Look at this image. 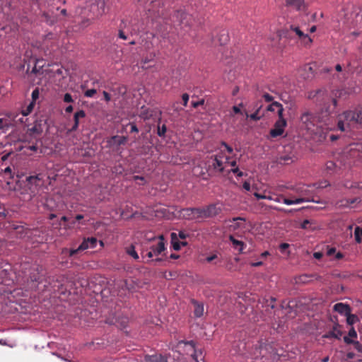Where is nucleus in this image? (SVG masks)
Returning <instances> with one entry per match:
<instances>
[{
	"instance_id": "nucleus-10",
	"label": "nucleus",
	"mask_w": 362,
	"mask_h": 362,
	"mask_svg": "<svg viewBox=\"0 0 362 362\" xmlns=\"http://www.w3.org/2000/svg\"><path fill=\"white\" fill-rule=\"evenodd\" d=\"M223 156L221 155H216L211 158V160L209 164V168L216 173H223L224 171V165L223 162Z\"/></svg>"
},
{
	"instance_id": "nucleus-29",
	"label": "nucleus",
	"mask_w": 362,
	"mask_h": 362,
	"mask_svg": "<svg viewBox=\"0 0 362 362\" xmlns=\"http://www.w3.org/2000/svg\"><path fill=\"white\" fill-rule=\"evenodd\" d=\"M154 255L153 252H152V250H151L150 251H142L141 252V258L143 259V261H145V259L147 258L146 259V262H154V261H161V259L160 258H156L155 259H152L151 258L153 257V256Z\"/></svg>"
},
{
	"instance_id": "nucleus-22",
	"label": "nucleus",
	"mask_w": 362,
	"mask_h": 362,
	"mask_svg": "<svg viewBox=\"0 0 362 362\" xmlns=\"http://www.w3.org/2000/svg\"><path fill=\"white\" fill-rule=\"evenodd\" d=\"M192 303L194 305V315L195 317H201L204 315V303L199 302L194 299L192 300Z\"/></svg>"
},
{
	"instance_id": "nucleus-33",
	"label": "nucleus",
	"mask_w": 362,
	"mask_h": 362,
	"mask_svg": "<svg viewBox=\"0 0 362 362\" xmlns=\"http://www.w3.org/2000/svg\"><path fill=\"white\" fill-rule=\"evenodd\" d=\"M254 196L257 199H269V200H274L276 202H281V199L279 197L274 198L272 196L264 195V194H259L258 192H255L254 194Z\"/></svg>"
},
{
	"instance_id": "nucleus-45",
	"label": "nucleus",
	"mask_w": 362,
	"mask_h": 362,
	"mask_svg": "<svg viewBox=\"0 0 362 362\" xmlns=\"http://www.w3.org/2000/svg\"><path fill=\"white\" fill-rule=\"evenodd\" d=\"M166 126L165 124H163L162 127H160L159 125L158 126V129H157V134L158 136L162 137V136H165V134L166 132Z\"/></svg>"
},
{
	"instance_id": "nucleus-8",
	"label": "nucleus",
	"mask_w": 362,
	"mask_h": 362,
	"mask_svg": "<svg viewBox=\"0 0 362 362\" xmlns=\"http://www.w3.org/2000/svg\"><path fill=\"white\" fill-rule=\"evenodd\" d=\"M361 113H357L356 111L353 110H347L344 112L342 114L339 115L340 119L344 120L346 124L351 128L354 127L355 124H358L357 119H360V115Z\"/></svg>"
},
{
	"instance_id": "nucleus-37",
	"label": "nucleus",
	"mask_w": 362,
	"mask_h": 362,
	"mask_svg": "<svg viewBox=\"0 0 362 362\" xmlns=\"http://www.w3.org/2000/svg\"><path fill=\"white\" fill-rule=\"evenodd\" d=\"M117 323L121 329H124L127 327L128 318L127 317H121L118 318Z\"/></svg>"
},
{
	"instance_id": "nucleus-28",
	"label": "nucleus",
	"mask_w": 362,
	"mask_h": 362,
	"mask_svg": "<svg viewBox=\"0 0 362 362\" xmlns=\"http://www.w3.org/2000/svg\"><path fill=\"white\" fill-rule=\"evenodd\" d=\"M344 341L346 344H353L356 350L360 353H362V344L359 343V341H354L350 339L349 337H344Z\"/></svg>"
},
{
	"instance_id": "nucleus-15",
	"label": "nucleus",
	"mask_w": 362,
	"mask_h": 362,
	"mask_svg": "<svg viewBox=\"0 0 362 362\" xmlns=\"http://www.w3.org/2000/svg\"><path fill=\"white\" fill-rule=\"evenodd\" d=\"M340 327H341V325L338 322L334 323L332 329L331 330H329V332H326L325 334H324L322 335V338H324V339L334 338L338 340H340L342 337V334H343V332L339 329Z\"/></svg>"
},
{
	"instance_id": "nucleus-32",
	"label": "nucleus",
	"mask_w": 362,
	"mask_h": 362,
	"mask_svg": "<svg viewBox=\"0 0 362 362\" xmlns=\"http://www.w3.org/2000/svg\"><path fill=\"white\" fill-rule=\"evenodd\" d=\"M110 362H139L137 359H136L134 357H132V356H125L121 358H114Z\"/></svg>"
},
{
	"instance_id": "nucleus-26",
	"label": "nucleus",
	"mask_w": 362,
	"mask_h": 362,
	"mask_svg": "<svg viewBox=\"0 0 362 362\" xmlns=\"http://www.w3.org/2000/svg\"><path fill=\"white\" fill-rule=\"evenodd\" d=\"M44 209L51 211L55 212L57 211V204L53 199H46L45 202L43 203Z\"/></svg>"
},
{
	"instance_id": "nucleus-31",
	"label": "nucleus",
	"mask_w": 362,
	"mask_h": 362,
	"mask_svg": "<svg viewBox=\"0 0 362 362\" xmlns=\"http://www.w3.org/2000/svg\"><path fill=\"white\" fill-rule=\"evenodd\" d=\"M229 40H230V38H229L228 31L225 30H221V32L220 33V36H219V39H218L220 45H226L229 41Z\"/></svg>"
},
{
	"instance_id": "nucleus-53",
	"label": "nucleus",
	"mask_w": 362,
	"mask_h": 362,
	"mask_svg": "<svg viewBox=\"0 0 362 362\" xmlns=\"http://www.w3.org/2000/svg\"><path fill=\"white\" fill-rule=\"evenodd\" d=\"M336 163L332 160H329L326 163V168L328 170H333L336 168Z\"/></svg>"
},
{
	"instance_id": "nucleus-34",
	"label": "nucleus",
	"mask_w": 362,
	"mask_h": 362,
	"mask_svg": "<svg viewBox=\"0 0 362 362\" xmlns=\"http://www.w3.org/2000/svg\"><path fill=\"white\" fill-rule=\"evenodd\" d=\"M189 107L190 108H196L199 105H203L204 104V100L200 99L197 100L194 96L192 97V100L189 101Z\"/></svg>"
},
{
	"instance_id": "nucleus-61",
	"label": "nucleus",
	"mask_w": 362,
	"mask_h": 362,
	"mask_svg": "<svg viewBox=\"0 0 362 362\" xmlns=\"http://www.w3.org/2000/svg\"><path fill=\"white\" fill-rule=\"evenodd\" d=\"M84 218L83 215L82 214H77L75 217V221H73L71 222V225L74 226L76 223V221L82 220Z\"/></svg>"
},
{
	"instance_id": "nucleus-25",
	"label": "nucleus",
	"mask_w": 362,
	"mask_h": 362,
	"mask_svg": "<svg viewBox=\"0 0 362 362\" xmlns=\"http://www.w3.org/2000/svg\"><path fill=\"white\" fill-rule=\"evenodd\" d=\"M276 162L280 165H289L293 162V157L291 154L281 155L277 158Z\"/></svg>"
},
{
	"instance_id": "nucleus-51",
	"label": "nucleus",
	"mask_w": 362,
	"mask_h": 362,
	"mask_svg": "<svg viewBox=\"0 0 362 362\" xmlns=\"http://www.w3.org/2000/svg\"><path fill=\"white\" fill-rule=\"evenodd\" d=\"M286 104L288 105L286 107L289 110L295 112L297 109V106L296 103L293 101L286 102Z\"/></svg>"
},
{
	"instance_id": "nucleus-6",
	"label": "nucleus",
	"mask_w": 362,
	"mask_h": 362,
	"mask_svg": "<svg viewBox=\"0 0 362 362\" xmlns=\"http://www.w3.org/2000/svg\"><path fill=\"white\" fill-rule=\"evenodd\" d=\"M182 350L185 352L182 356V362H199V357H202V352L197 354L196 341L194 340H182Z\"/></svg>"
},
{
	"instance_id": "nucleus-23",
	"label": "nucleus",
	"mask_w": 362,
	"mask_h": 362,
	"mask_svg": "<svg viewBox=\"0 0 362 362\" xmlns=\"http://www.w3.org/2000/svg\"><path fill=\"white\" fill-rule=\"evenodd\" d=\"M145 362H168V358L162 354L146 355Z\"/></svg>"
},
{
	"instance_id": "nucleus-2",
	"label": "nucleus",
	"mask_w": 362,
	"mask_h": 362,
	"mask_svg": "<svg viewBox=\"0 0 362 362\" xmlns=\"http://www.w3.org/2000/svg\"><path fill=\"white\" fill-rule=\"evenodd\" d=\"M222 211L218 204H211L204 207L182 209V218L187 220H199L214 218Z\"/></svg>"
},
{
	"instance_id": "nucleus-60",
	"label": "nucleus",
	"mask_w": 362,
	"mask_h": 362,
	"mask_svg": "<svg viewBox=\"0 0 362 362\" xmlns=\"http://www.w3.org/2000/svg\"><path fill=\"white\" fill-rule=\"evenodd\" d=\"M262 97L267 102H272L274 100V97L267 93H264Z\"/></svg>"
},
{
	"instance_id": "nucleus-27",
	"label": "nucleus",
	"mask_w": 362,
	"mask_h": 362,
	"mask_svg": "<svg viewBox=\"0 0 362 362\" xmlns=\"http://www.w3.org/2000/svg\"><path fill=\"white\" fill-rule=\"evenodd\" d=\"M177 235L181 238V230L178 231ZM171 245L174 250H179L181 248L180 243L177 240V233H171Z\"/></svg>"
},
{
	"instance_id": "nucleus-11",
	"label": "nucleus",
	"mask_w": 362,
	"mask_h": 362,
	"mask_svg": "<svg viewBox=\"0 0 362 362\" xmlns=\"http://www.w3.org/2000/svg\"><path fill=\"white\" fill-rule=\"evenodd\" d=\"M286 126L287 122L286 119H277L274 123V128L270 130V136L273 138L281 136Z\"/></svg>"
},
{
	"instance_id": "nucleus-54",
	"label": "nucleus",
	"mask_w": 362,
	"mask_h": 362,
	"mask_svg": "<svg viewBox=\"0 0 362 362\" xmlns=\"http://www.w3.org/2000/svg\"><path fill=\"white\" fill-rule=\"evenodd\" d=\"M315 202V203H320V201H315V200H305V199L303 198H298V199H296L293 200V202H294V204H300V203H303V202Z\"/></svg>"
},
{
	"instance_id": "nucleus-36",
	"label": "nucleus",
	"mask_w": 362,
	"mask_h": 362,
	"mask_svg": "<svg viewBox=\"0 0 362 362\" xmlns=\"http://www.w3.org/2000/svg\"><path fill=\"white\" fill-rule=\"evenodd\" d=\"M30 131L36 134H40L43 132V129L41 124L36 121L34 125L30 129Z\"/></svg>"
},
{
	"instance_id": "nucleus-63",
	"label": "nucleus",
	"mask_w": 362,
	"mask_h": 362,
	"mask_svg": "<svg viewBox=\"0 0 362 362\" xmlns=\"http://www.w3.org/2000/svg\"><path fill=\"white\" fill-rule=\"evenodd\" d=\"M308 224H310V221L308 219H305L301 223L300 228L302 229H306Z\"/></svg>"
},
{
	"instance_id": "nucleus-64",
	"label": "nucleus",
	"mask_w": 362,
	"mask_h": 362,
	"mask_svg": "<svg viewBox=\"0 0 362 362\" xmlns=\"http://www.w3.org/2000/svg\"><path fill=\"white\" fill-rule=\"evenodd\" d=\"M103 94L104 95V98L106 102H110L111 100V97H110V95L105 90H104L103 92Z\"/></svg>"
},
{
	"instance_id": "nucleus-55",
	"label": "nucleus",
	"mask_w": 362,
	"mask_h": 362,
	"mask_svg": "<svg viewBox=\"0 0 362 362\" xmlns=\"http://www.w3.org/2000/svg\"><path fill=\"white\" fill-rule=\"evenodd\" d=\"M347 337H349L350 339L357 337V332L354 327H351V329H349Z\"/></svg>"
},
{
	"instance_id": "nucleus-17",
	"label": "nucleus",
	"mask_w": 362,
	"mask_h": 362,
	"mask_svg": "<svg viewBox=\"0 0 362 362\" xmlns=\"http://www.w3.org/2000/svg\"><path fill=\"white\" fill-rule=\"evenodd\" d=\"M88 243L87 241V238H85L83 242L79 245V246L76 249H67L63 248L62 253V254H68L69 257H72L78 252L86 250L88 249Z\"/></svg>"
},
{
	"instance_id": "nucleus-59",
	"label": "nucleus",
	"mask_w": 362,
	"mask_h": 362,
	"mask_svg": "<svg viewBox=\"0 0 362 362\" xmlns=\"http://www.w3.org/2000/svg\"><path fill=\"white\" fill-rule=\"evenodd\" d=\"M128 125H129L131 127V131H130L131 132H135V133L139 132V129L135 122H129L128 124Z\"/></svg>"
},
{
	"instance_id": "nucleus-46",
	"label": "nucleus",
	"mask_w": 362,
	"mask_h": 362,
	"mask_svg": "<svg viewBox=\"0 0 362 362\" xmlns=\"http://www.w3.org/2000/svg\"><path fill=\"white\" fill-rule=\"evenodd\" d=\"M39 95H40L39 89L37 88H36L32 92V94H31L32 100L30 102H34V103H35L37 99L39 98Z\"/></svg>"
},
{
	"instance_id": "nucleus-12",
	"label": "nucleus",
	"mask_w": 362,
	"mask_h": 362,
	"mask_svg": "<svg viewBox=\"0 0 362 362\" xmlns=\"http://www.w3.org/2000/svg\"><path fill=\"white\" fill-rule=\"evenodd\" d=\"M159 240V242L157 245H152L151 246L150 249L153 252L154 255L157 256L161 254L162 252H163L166 247L165 245V240L163 235H159L158 237L153 236L151 238H149L148 240V241L151 242L156 239Z\"/></svg>"
},
{
	"instance_id": "nucleus-5",
	"label": "nucleus",
	"mask_w": 362,
	"mask_h": 362,
	"mask_svg": "<svg viewBox=\"0 0 362 362\" xmlns=\"http://www.w3.org/2000/svg\"><path fill=\"white\" fill-rule=\"evenodd\" d=\"M300 119L308 131L313 132L317 130L318 128H321L322 125V122L319 115L308 110L302 113Z\"/></svg>"
},
{
	"instance_id": "nucleus-62",
	"label": "nucleus",
	"mask_w": 362,
	"mask_h": 362,
	"mask_svg": "<svg viewBox=\"0 0 362 362\" xmlns=\"http://www.w3.org/2000/svg\"><path fill=\"white\" fill-rule=\"evenodd\" d=\"M288 247H289V244L286 243H281V244H280V245H279V250H280V251H281V252H284V250H285L286 249L288 248Z\"/></svg>"
},
{
	"instance_id": "nucleus-49",
	"label": "nucleus",
	"mask_w": 362,
	"mask_h": 362,
	"mask_svg": "<svg viewBox=\"0 0 362 362\" xmlns=\"http://www.w3.org/2000/svg\"><path fill=\"white\" fill-rule=\"evenodd\" d=\"M229 173L236 174L237 176L240 177L244 175V173L242 171H240L238 167L230 169V170H228V173Z\"/></svg>"
},
{
	"instance_id": "nucleus-21",
	"label": "nucleus",
	"mask_w": 362,
	"mask_h": 362,
	"mask_svg": "<svg viewBox=\"0 0 362 362\" xmlns=\"http://www.w3.org/2000/svg\"><path fill=\"white\" fill-rule=\"evenodd\" d=\"M180 341H178L176 345L172 344L171 351L168 354L169 357L173 358L175 362H179L181 359V352L180 351Z\"/></svg>"
},
{
	"instance_id": "nucleus-1",
	"label": "nucleus",
	"mask_w": 362,
	"mask_h": 362,
	"mask_svg": "<svg viewBox=\"0 0 362 362\" xmlns=\"http://www.w3.org/2000/svg\"><path fill=\"white\" fill-rule=\"evenodd\" d=\"M346 95L347 92L344 89H334L329 92L326 88L322 87L317 90L309 91L308 98L313 100L321 112L327 116L336 111L338 98Z\"/></svg>"
},
{
	"instance_id": "nucleus-38",
	"label": "nucleus",
	"mask_w": 362,
	"mask_h": 362,
	"mask_svg": "<svg viewBox=\"0 0 362 362\" xmlns=\"http://www.w3.org/2000/svg\"><path fill=\"white\" fill-rule=\"evenodd\" d=\"M127 253L132 257L134 259H139V256L135 250V247L133 245H131V246L127 249Z\"/></svg>"
},
{
	"instance_id": "nucleus-9",
	"label": "nucleus",
	"mask_w": 362,
	"mask_h": 362,
	"mask_svg": "<svg viewBox=\"0 0 362 362\" xmlns=\"http://www.w3.org/2000/svg\"><path fill=\"white\" fill-rule=\"evenodd\" d=\"M183 24H185V28H188L185 30V32L189 33L191 37H194V28L196 27L197 22L192 15L182 13V25Z\"/></svg>"
},
{
	"instance_id": "nucleus-43",
	"label": "nucleus",
	"mask_w": 362,
	"mask_h": 362,
	"mask_svg": "<svg viewBox=\"0 0 362 362\" xmlns=\"http://www.w3.org/2000/svg\"><path fill=\"white\" fill-rule=\"evenodd\" d=\"M87 241L88 243V248H95L97 246L98 240L95 237H90L87 238Z\"/></svg>"
},
{
	"instance_id": "nucleus-42",
	"label": "nucleus",
	"mask_w": 362,
	"mask_h": 362,
	"mask_svg": "<svg viewBox=\"0 0 362 362\" xmlns=\"http://www.w3.org/2000/svg\"><path fill=\"white\" fill-rule=\"evenodd\" d=\"M259 108L257 109L254 113L250 115L247 114V111H245V115H246L247 117H250L251 119L257 121L260 119L262 117V116L259 115Z\"/></svg>"
},
{
	"instance_id": "nucleus-48",
	"label": "nucleus",
	"mask_w": 362,
	"mask_h": 362,
	"mask_svg": "<svg viewBox=\"0 0 362 362\" xmlns=\"http://www.w3.org/2000/svg\"><path fill=\"white\" fill-rule=\"evenodd\" d=\"M189 103V96L187 93H182V106L187 107Z\"/></svg>"
},
{
	"instance_id": "nucleus-39",
	"label": "nucleus",
	"mask_w": 362,
	"mask_h": 362,
	"mask_svg": "<svg viewBox=\"0 0 362 362\" xmlns=\"http://www.w3.org/2000/svg\"><path fill=\"white\" fill-rule=\"evenodd\" d=\"M362 236V228H360L358 226L356 227L354 230V237L355 240L357 243H361V237Z\"/></svg>"
},
{
	"instance_id": "nucleus-16",
	"label": "nucleus",
	"mask_w": 362,
	"mask_h": 362,
	"mask_svg": "<svg viewBox=\"0 0 362 362\" xmlns=\"http://www.w3.org/2000/svg\"><path fill=\"white\" fill-rule=\"evenodd\" d=\"M313 279L319 280L321 279V276L316 274H303L296 276L295 278V281L298 284H307L311 282Z\"/></svg>"
},
{
	"instance_id": "nucleus-14",
	"label": "nucleus",
	"mask_w": 362,
	"mask_h": 362,
	"mask_svg": "<svg viewBox=\"0 0 362 362\" xmlns=\"http://www.w3.org/2000/svg\"><path fill=\"white\" fill-rule=\"evenodd\" d=\"M291 30L296 33V35H298V39L301 41V42L305 45H310L313 40L308 34H305L298 26H294L291 25L290 26Z\"/></svg>"
},
{
	"instance_id": "nucleus-56",
	"label": "nucleus",
	"mask_w": 362,
	"mask_h": 362,
	"mask_svg": "<svg viewBox=\"0 0 362 362\" xmlns=\"http://www.w3.org/2000/svg\"><path fill=\"white\" fill-rule=\"evenodd\" d=\"M243 104L242 103H240L238 106L235 105V106L233 107V111L235 114H241V115H243V112H242L240 108V107H243Z\"/></svg>"
},
{
	"instance_id": "nucleus-47",
	"label": "nucleus",
	"mask_w": 362,
	"mask_h": 362,
	"mask_svg": "<svg viewBox=\"0 0 362 362\" xmlns=\"http://www.w3.org/2000/svg\"><path fill=\"white\" fill-rule=\"evenodd\" d=\"M96 90L95 88L88 89L84 92V96L87 98H92L95 93Z\"/></svg>"
},
{
	"instance_id": "nucleus-3",
	"label": "nucleus",
	"mask_w": 362,
	"mask_h": 362,
	"mask_svg": "<svg viewBox=\"0 0 362 362\" xmlns=\"http://www.w3.org/2000/svg\"><path fill=\"white\" fill-rule=\"evenodd\" d=\"M341 34L347 43H352L358 49L362 50V25L352 23H344V19L339 20Z\"/></svg>"
},
{
	"instance_id": "nucleus-44",
	"label": "nucleus",
	"mask_w": 362,
	"mask_h": 362,
	"mask_svg": "<svg viewBox=\"0 0 362 362\" xmlns=\"http://www.w3.org/2000/svg\"><path fill=\"white\" fill-rule=\"evenodd\" d=\"M281 106V103L277 101H274L272 103L269 105L267 107V110L269 112H274L276 108Z\"/></svg>"
},
{
	"instance_id": "nucleus-40",
	"label": "nucleus",
	"mask_w": 362,
	"mask_h": 362,
	"mask_svg": "<svg viewBox=\"0 0 362 362\" xmlns=\"http://www.w3.org/2000/svg\"><path fill=\"white\" fill-rule=\"evenodd\" d=\"M35 104V103H34V102H30V103L28 105V106L25 109H23L21 110V114L23 116L28 115L33 111Z\"/></svg>"
},
{
	"instance_id": "nucleus-30",
	"label": "nucleus",
	"mask_w": 362,
	"mask_h": 362,
	"mask_svg": "<svg viewBox=\"0 0 362 362\" xmlns=\"http://www.w3.org/2000/svg\"><path fill=\"white\" fill-rule=\"evenodd\" d=\"M337 129L341 132H348L351 129V128L346 124L344 120L340 119L339 116H338L337 124Z\"/></svg>"
},
{
	"instance_id": "nucleus-19",
	"label": "nucleus",
	"mask_w": 362,
	"mask_h": 362,
	"mask_svg": "<svg viewBox=\"0 0 362 362\" xmlns=\"http://www.w3.org/2000/svg\"><path fill=\"white\" fill-rule=\"evenodd\" d=\"M86 117V112L83 110L76 111L74 115V124L69 130V132H75L78 129L79 125V119Z\"/></svg>"
},
{
	"instance_id": "nucleus-41",
	"label": "nucleus",
	"mask_w": 362,
	"mask_h": 362,
	"mask_svg": "<svg viewBox=\"0 0 362 362\" xmlns=\"http://www.w3.org/2000/svg\"><path fill=\"white\" fill-rule=\"evenodd\" d=\"M346 322L349 325H353L357 320H358V318L357 315L354 314H351V313L349 315H346Z\"/></svg>"
},
{
	"instance_id": "nucleus-18",
	"label": "nucleus",
	"mask_w": 362,
	"mask_h": 362,
	"mask_svg": "<svg viewBox=\"0 0 362 362\" xmlns=\"http://www.w3.org/2000/svg\"><path fill=\"white\" fill-rule=\"evenodd\" d=\"M334 310L341 315L346 316L351 313V308L349 305L343 303H337L334 305Z\"/></svg>"
},
{
	"instance_id": "nucleus-52",
	"label": "nucleus",
	"mask_w": 362,
	"mask_h": 362,
	"mask_svg": "<svg viewBox=\"0 0 362 362\" xmlns=\"http://www.w3.org/2000/svg\"><path fill=\"white\" fill-rule=\"evenodd\" d=\"M283 112H284V107H283V105L281 104V106L277 107V114H278V117H279L278 119H281V120L286 119L284 117Z\"/></svg>"
},
{
	"instance_id": "nucleus-13",
	"label": "nucleus",
	"mask_w": 362,
	"mask_h": 362,
	"mask_svg": "<svg viewBox=\"0 0 362 362\" xmlns=\"http://www.w3.org/2000/svg\"><path fill=\"white\" fill-rule=\"evenodd\" d=\"M285 6L291 8L298 11H303L307 9V5L304 0H282Z\"/></svg>"
},
{
	"instance_id": "nucleus-20",
	"label": "nucleus",
	"mask_w": 362,
	"mask_h": 362,
	"mask_svg": "<svg viewBox=\"0 0 362 362\" xmlns=\"http://www.w3.org/2000/svg\"><path fill=\"white\" fill-rule=\"evenodd\" d=\"M127 137L124 136H112L108 141L107 144L110 146H116L117 147L125 144Z\"/></svg>"
},
{
	"instance_id": "nucleus-24",
	"label": "nucleus",
	"mask_w": 362,
	"mask_h": 362,
	"mask_svg": "<svg viewBox=\"0 0 362 362\" xmlns=\"http://www.w3.org/2000/svg\"><path fill=\"white\" fill-rule=\"evenodd\" d=\"M229 240L231 241L234 249L237 250L239 252H243V250L245 246L244 242L235 239L232 235L229 236Z\"/></svg>"
},
{
	"instance_id": "nucleus-7",
	"label": "nucleus",
	"mask_w": 362,
	"mask_h": 362,
	"mask_svg": "<svg viewBox=\"0 0 362 362\" xmlns=\"http://www.w3.org/2000/svg\"><path fill=\"white\" fill-rule=\"evenodd\" d=\"M162 112L157 107L149 108L143 105L141 107V110L139 117L144 121L153 120V122L161 120Z\"/></svg>"
},
{
	"instance_id": "nucleus-57",
	"label": "nucleus",
	"mask_w": 362,
	"mask_h": 362,
	"mask_svg": "<svg viewBox=\"0 0 362 362\" xmlns=\"http://www.w3.org/2000/svg\"><path fill=\"white\" fill-rule=\"evenodd\" d=\"M64 101L65 103H73L74 100L72 95L69 93H65L64 95Z\"/></svg>"
},
{
	"instance_id": "nucleus-35",
	"label": "nucleus",
	"mask_w": 362,
	"mask_h": 362,
	"mask_svg": "<svg viewBox=\"0 0 362 362\" xmlns=\"http://www.w3.org/2000/svg\"><path fill=\"white\" fill-rule=\"evenodd\" d=\"M344 187L348 189H362V182H346Z\"/></svg>"
},
{
	"instance_id": "nucleus-50",
	"label": "nucleus",
	"mask_w": 362,
	"mask_h": 362,
	"mask_svg": "<svg viewBox=\"0 0 362 362\" xmlns=\"http://www.w3.org/2000/svg\"><path fill=\"white\" fill-rule=\"evenodd\" d=\"M98 6L101 8V11H100V15H103L105 13V2L104 0H99L98 1Z\"/></svg>"
},
{
	"instance_id": "nucleus-58",
	"label": "nucleus",
	"mask_w": 362,
	"mask_h": 362,
	"mask_svg": "<svg viewBox=\"0 0 362 362\" xmlns=\"http://www.w3.org/2000/svg\"><path fill=\"white\" fill-rule=\"evenodd\" d=\"M279 198L281 199V202H282L284 204H285L286 205L294 204L293 199H287V198H284V197H279Z\"/></svg>"
},
{
	"instance_id": "nucleus-4",
	"label": "nucleus",
	"mask_w": 362,
	"mask_h": 362,
	"mask_svg": "<svg viewBox=\"0 0 362 362\" xmlns=\"http://www.w3.org/2000/svg\"><path fill=\"white\" fill-rule=\"evenodd\" d=\"M339 17L344 19V23L362 25V9L353 4H348L342 8Z\"/></svg>"
}]
</instances>
